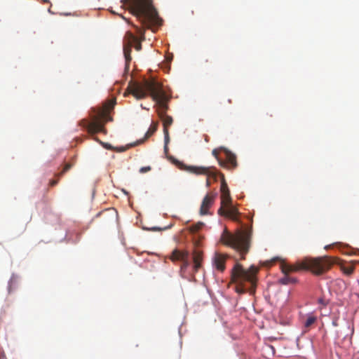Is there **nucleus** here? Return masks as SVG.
<instances>
[{
    "instance_id": "1",
    "label": "nucleus",
    "mask_w": 359,
    "mask_h": 359,
    "mask_svg": "<svg viewBox=\"0 0 359 359\" xmlns=\"http://www.w3.org/2000/svg\"><path fill=\"white\" fill-rule=\"evenodd\" d=\"M127 91L140 100L149 95L156 102V111L163 122V129H168L173 122L172 118L166 114L168 109V97L162 85L155 80H145L143 83H134L128 87Z\"/></svg>"
},
{
    "instance_id": "2",
    "label": "nucleus",
    "mask_w": 359,
    "mask_h": 359,
    "mask_svg": "<svg viewBox=\"0 0 359 359\" xmlns=\"http://www.w3.org/2000/svg\"><path fill=\"white\" fill-rule=\"evenodd\" d=\"M257 272L258 268L255 266H251L245 270L241 264L236 263L231 270V281L236 284V291L241 294L248 291L253 293L256 286Z\"/></svg>"
},
{
    "instance_id": "3",
    "label": "nucleus",
    "mask_w": 359,
    "mask_h": 359,
    "mask_svg": "<svg viewBox=\"0 0 359 359\" xmlns=\"http://www.w3.org/2000/svg\"><path fill=\"white\" fill-rule=\"evenodd\" d=\"M332 265V262L327 257H306L294 264H282L281 271L283 273H289L301 270H309L315 275L320 276L329 270Z\"/></svg>"
},
{
    "instance_id": "4",
    "label": "nucleus",
    "mask_w": 359,
    "mask_h": 359,
    "mask_svg": "<svg viewBox=\"0 0 359 359\" xmlns=\"http://www.w3.org/2000/svg\"><path fill=\"white\" fill-rule=\"evenodd\" d=\"M220 241L225 245L239 252L241 259H244L250 248V231H238L235 233H231L225 229L221 236Z\"/></svg>"
},
{
    "instance_id": "5",
    "label": "nucleus",
    "mask_w": 359,
    "mask_h": 359,
    "mask_svg": "<svg viewBox=\"0 0 359 359\" xmlns=\"http://www.w3.org/2000/svg\"><path fill=\"white\" fill-rule=\"evenodd\" d=\"M136 31L137 33L140 35V38L137 37L131 32L128 31L126 32L123 39V53L126 59V67H128L129 63L132 60L130 53L133 45H135V49L137 51H140L142 49L141 42L145 39L144 29L136 27Z\"/></svg>"
},
{
    "instance_id": "6",
    "label": "nucleus",
    "mask_w": 359,
    "mask_h": 359,
    "mask_svg": "<svg viewBox=\"0 0 359 359\" xmlns=\"http://www.w3.org/2000/svg\"><path fill=\"white\" fill-rule=\"evenodd\" d=\"M189 170L196 175H205L207 176L206 186L209 187L210 186V178H213L214 180H217V175L215 172L210 168L206 167H190Z\"/></svg>"
},
{
    "instance_id": "7",
    "label": "nucleus",
    "mask_w": 359,
    "mask_h": 359,
    "mask_svg": "<svg viewBox=\"0 0 359 359\" xmlns=\"http://www.w3.org/2000/svg\"><path fill=\"white\" fill-rule=\"evenodd\" d=\"M231 198L229 188L224 181L221 184V207L218 210V214H222L225 206L231 205Z\"/></svg>"
},
{
    "instance_id": "8",
    "label": "nucleus",
    "mask_w": 359,
    "mask_h": 359,
    "mask_svg": "<svg viewBox=\"0 0 359 359\" xmlns=\"http://www.w3.org/2000/svg\"><path fill=\"white\" fill-rule=\"evenodd\" d=\"M224 153L225 161H219V165L229 169H234L237 167L236 156L228 149L221 147Z\"/></svg>"
},
{
    "instance_id": "9",
    "label": "nucleus",
    "mask_w": 359,
    "mask_h": 359,
    "mask_svg": "<svg viewBox=\"0 0 359 359\" xmlns=\"http://www.w3.org/2000/svg\"><path fill=\"white\" fill-rule=\"evenodd\" d=\"M216 195L215 193H208L203 198L200 208V214L201 215L209 214V208L213 205Z\"/></svg>"
},
{
    "instance_id": "10",
    "label": "nucleus",
    "mask_w": 359,
    "mask_h": 359,
    "mask_svg": "<svg viewBox=\"0 0 359 359\" xmlns=\"http://www.w3.org/2000/svg\"><path fill=\"white\" fill-rule=\"evenodd\" d=\"M238 209L234 207L232 203L231 205H226L224 208V212L222 214H219L220 215L228 217L231 219H232L234 221H236L238 219Z\"/></svg>"
},
{
    "instance_id": "11",
    "label": "nucleus",
    "mask_w": 359,
    "mask_h": 359,
    "mask_svg": "<svg viewBox=\"0 0 359 359\" xmlns=\"http://www.w3.org/2000/svg\"><path fill=\"white\" fill-rule=\"evenodd\" d=\"M88 130L92 134L97 133H104V123L100 122L99 120H96L92 123L88 124Z\"/></svg>"
},
{
    "instance_id": "12",
    "label": "nucleus",
    "mask_w": 359,
    "mask_h": 359,
    "mask_svg": "<svg viewBox=\"0 0 359 359\" xmlns=\"http://www.w3.org/2000/svg\"><path fill=\"white\" fill-rule=\"evenodd\" d=\"M186 257H189V252L187 251L175 249L171 254L170 259L173 262L182 261V259H186Z\"/></svg>"
},
{
    "instance_id": "13",
    "label": "nucleus",
    "mask_w": 359,
    "mask_h": 359,
    "mask_svg": "<svg viewBox=\"0 0 359 359\" xmlns=\"http://www.w3.org/2000/svg\"><path fill=\"white\" fill-rule=\"evenodd\" d=\"M225 260L226 257L224 255L217 254L214 259L215 268L220 271H223L225 269Z\"/></svg>"
},
{
    "instance_id": "14",
    "label": "nucleus",
    "mask_w": 359,
    "mask_h": 359,
    "mask_svg": "<svg viewBox=\"0 0 359 359\" xmlns=\"http://www.w3.org/2000/svg\"><path fill=\"white\" fill-rule=\"evenodd\" d=\"M202 259V252L201 251L195 250L193 253L194 269L195 272L198 271L201 268Z\"/></svg>"
},
{
    "instance_id": "15",
    "label": "nucleus",
    "mask_w": 359,
    "mask_h": 359,
    "mask_svg": "<svg viewBox=\"0 0 359 359\" xmlns=\"http://www.w3.org/2000/svg\"><path fill=\"white\" fill-rule=\"evenodd\" d=\"M284 277L279 280V283L283 285L294 284L297 282V279L294 277H290L288 273H284Z\"/></svg>"
},
{
    "instance_id": "16",
    "label": "nucleus",
    "mask_w": 359,
    "mask_h": 359,
    "mask_svg": "<svg viewBox=\"0 0 359 359\" xmlns=\"http://www.w3.org/2000/svg\"><path fill=\"white\" fill-rule=\"evenodd\" d=\"M115 104H116V100L115 99H112V100H109L108 102L104 105V109L101 112L100 116H107V113L109 110L112 109L114 108V107L115 106Z\"/></svg>"
},
{
    "instance_id": "17",
    "label": "nucleus",
    "mask_w": 359,
    "mask_h": 359,
    "mask_svg": "<svg viewBox=\"0 0 359 359\" xmlns=\"http://www.w3.org/2000/svg\"><path fill=\"white\" fill-rule=\"evenodd\" d=\"M316 317L313 315L309 316L304 323L305 328H309L316 321Z\"/></svg>"
},
{
    "instance_id": "18",
    "label": "nucleus",
    "mask_w": 359,
    "mask_h": 359,
    "mask_svg": "<svg viewBox=\"0 0 359 359\" xmlns=\"http://www.w3.org/2000/svg\"><path fill=\"white\" fill-rule=\"evenodd\" d=\"M156 130H157V124L156 123L152 124L150 126V128H149V130H147V132L146 133L144 139H147L149 137H151L156 132Z\"/></svg>"
},
{
    "instance_id": "19",
    "label": "nucleus",
    "mask_w": 359,
    "mask_h": 359,
    "mask_svg": "<svg viewBox=\"0 0 359 359\" xmlns=\"http://www.w3.org/2000/svg\"><path fill=\"white\" fill-rule=\"evenodd\" d=\"M341 270L347 276H350L353 273L354 271V266L349 265V266H341Z\"/></svg>"
},
{
    "instance_id": "20",
    "label": "nucleus",
    "mask_w": 359,
    "mask_h": 359,
    "mask_svg": "<svg viewBox=\"0 0 359 359\" xmlns=\"http://www.w3.org/2000/svg\"><path fill=\"white\" fill-rule=\"evenodd\" d=\"M72 167V164L68 163H66L62 169V170L61 172H60L59 173L56 174L55 176L58 178H60V177H62L66 172H67Z\"/></svg>"
},
{
    "instance_id": "21",
    "label": "nucleus",
    "mask_w": 359,
    "mask_h": 359,
    "mask_svg": "<svg viewBox=\"0 0 359 359\" xmlns=\"http://www.w3.org/2000/svg\"><path fill=\"white\" fill-rule=\"evenodd\" d=\"M203 225L204 224L203 222H198L190 226V231L192 233H196L200 229H201Z\"/></svg>"
},
{
    "instance_id": "22",
    "label": "nucleus",
    "mask_w": 359,
    "mask_h": 359,
    "mask_svg": "<svg viewBox=\"0 0 359 359\" xmlns=\"http://www.w3.org/2000/svg\"><path fill=\"white\" fill-rule=\"evenodd\" d=\"M163 133H164V140H165V150H166L167 144L170 140L168 129H163Z\"/></svg>"
},
{
    "instance_id": "23",
    "label": "nucleus",
    "mask_w": 359,
    "mask_h": 359,
    "mask_svg": "<svg viewBox=\"0 0 359 359\" xmlns=\"http://www.w3.org/2000/svg\"><path fill=\"white\" fill-rule=\"evenodd\" d=\"M181 262H182L181 269L185 270L189 265V257H186V259H182Z\"/></svg>"
},
{
    "instance_id": "24",
    "label": "nucleus",
    "mask_w": 359,
    "mask_h": 359,
    "mask_svg": "<svg viewBox=\"0 0 359 359\" xmlns=\"http://www.w3.org/2000/svg\"><path fill=\"white\" fill-rule=\"evenodd\" d=\"M219 151H222V149H221V148L219 149H215L212 150V155L217 159V161L219 162V161H222L219 158Z\"/></svg>"
},
{
    "instance_id": "25",
    "label": "nucleus",
    "mask_w": 359,
    "mask_h": 359,
    "mask_svg": "<svg viewBox=\"0 0 359 359\" xmlns=\"http://www.w3.org/2000/svg\"><path fill=\"white\" fill-rule=\"evenodd\" d=\"M151 170V168L150 166H144V167H142L140 169V172L145 173V172L150 171Z\"/></svg>"
},
{
    "instance_id": "26",
    "label": "nucleus",
    "mask_w": 359,
    "mask_h": 359,
    "mask_svg": "<svg viewBox=\"0 0 359 359\" xmlns=\"http://www.w3.org/2000/svg\"><path fill=\"white\" fill-rule=\"evenodd\" d=\"M318 302L320 304L323 305V306H325L327 305V301H326L325 299H323V298H320V299L318 300Z\"/></svg>"
},
{
    "instance_id": "27",
    "label": "nucleus",
    "mask_w": 359,
    "mask_h": 359,
    "mask_svg": "<svg viewBox=\"0 0 359 359\" xmlns=\"http://www.w3.org/2000/svg\"><path fill=\"white\" fill-rule=\"evenodd\" d=\"M57 183H58V180H52L50 182V185L51 187H53V186L56 185Z\"/></svg>"
},
{
    "instance_id": "28",
    "label": "nucleus",
    "mask_w": 359,
    "mask_h": 359,
    "mask_svg": "<svg viewBox=\"0 0 359 359\" xmlns=\"http://www.w3.org/2000/svg\"><path fill=\"white\" fill-rule=\"evenodd\" d=\"M116 150L117 151H118V152H123V151H125L126 150V148L123 147H121L116 148Z\"/></svg>"
},
{
    "instance_id": "29",
    "label": "nucleus",
    "mask_w": 359,
    "mask_h": 359,
    "mask_svg": "<svg viewBox=\"0 0 359 359\" xmlns=\"http://www.w3.org/2000/svg\"><path fill=\"white\" fill-rule=\"evenodd\" d=\"M143 142V140H140V141H138L133 144H130V146L128 147V148L130 147H133V146H136L140 143H142Z\"/></svg>"
},
{
    "instance_id": "30",
    "label": "nucleus",
    "mask_w": 359,
    "mask_h": 359,
    "mask_svg": "<svg viewBox=\"0 0 359 359\" xmlns=\"http://www.w3.org/2000/svg\"><path fill=\"white\" fill-rule=\"evenodd\" d=\"M112 120V118L111 117H107V121H111Z\"/></svg>"
},
{
    "instance_id": "31",
    "label": "nucleus",
    "mask_w": 359,
    "mask_h": 359,
    "mask_svg": "<svg viewBox=\"0 0 359 359\" xmlns=\"http://www.w3.org/2000/svg\"><path fill=\"white\" fill-rule=\"evenodd\" d=\"M333 325H334V326H337V323L336 322H333Z\"/></svg>"
}]
</instances>
